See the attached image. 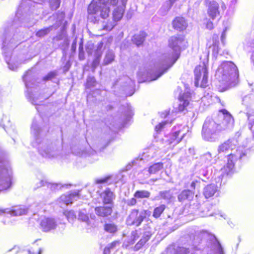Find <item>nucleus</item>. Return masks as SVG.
<instances>
[{"instance_id": "obj_1", "label": "nucleus", "mask_w": 254, "mask_h": 254, "mask_svg": "<svg viewBox=\"0 0 254 254\" xmlns=\"http://www.w3.org/2000/svg\"><path fill=\"white\" fill-rule=\"evenodd\" d=\"M184 40V36L181 34L169 38L168 44L171 50L161 56L155 65L154 71L149 73L151 81L157 79L175 63L179 58L180 47Z\"/></svg>"}, {"instance_id": "obj_2", "label": "nucleus", "mask_w": 254, "mask_h": 254, "mask_svg": "<svg viewBox=\"0 0 254 254\" xmlns=\"http://www.w3.org/2000/svg\"><path fill=\"white\" fill-rule=\"evenodd\" d=\"M238 142L235 138H231L219 145L217 151L218 157L225 156L227 157L226 165L222 168L219 178L231 175L233 172L235 163L238 159H241L246 155L244 148L238 146Z\"/></svg>"}, {"instance_id": "obj_3", "label": "nucleus", "mask_w": 254, "mask_h": 254, "mask_svg": "<svg viewBox=\"0 0 254 254\" xmlns=\"http://www.w3.org/2000/svg\"><path fill=\"white\" fill-rule=\"evenodd\" d=\"M32 132L35 139V146L39 153L43 157L55 158L60 155L62 150V142L60 140L52 142L43 137L48 132V129H41L34 121L32 124Z\"/></svg>"}, {"instance_id": "obj_4", "label": "nucleus", "mask_w": 254, "mask_h": 254, "mask_svg": "<svg viewBox=\"0 0 254 254\" xmlns=\"http://www.w3.org/2000/svg\"><path fill=\"white\" fill-rule=\"evenodd\" d=\"M118 1L119 0H93L88 7V20L96 23L100 17L107 18L110 12L109 5H116Z\"/></svg>"}, {"instance_id": "obj_5", "label": "nucleus", "mask_w": 254, "mask_h": 254, "mask_svg": "<svg viewBox=\"0 0 254 254\" xmlns=\"http://www.w3.org/2000/svg\"><path fill=\"white\" fill-rule=\"evenodd\" d=\"M215 76L219 82L234 86L238 82L239 72L237 67L231 62H224L218 67Z\"/></svg>"}, {"instance_id": "obj_6", "label": "nucleus", "mask_w": 254, "mask_h": 254, "mask_svg": "<svg viewBox=\"0 0 254 254\" xmlns=\"http://www.w3.org/2000/svg\"><path fill=\"white\" fill-rule=\"evenodd\" d=\"M150 224L151 223H148L144 225L142 229L140 228L131 232L130 235L131 244H133L141 236L139 241L133 247L134 251H137L141 249L151 237L153 234V229Z\"/></svg>"}, {"instance_id": "obj_7", "label": "nucleus", "mask_w": 254, "mask_h": 254, "mask_svg": "<svg viewBox=\"0 0 254 254\" xmlns=\"http://www.w3.org/2000/svg\"><path fill=\"white\" fill-rule=\"evenodd\" d=\"M221 129L218 122L211 118H207L203 125L201 130L202 138L208 141H215L218 137Z\"/></svg>"}, {"instance_id": "obj_8", "label": "nucleus", "mask_w": 254, "mask_h": 254, "mask_svg": "<svg viewBox=\"0 0 254 254\" xmlns=\"http://www.w3.org/2000/svg\"><path fill=\"white\" fill-rule=\"evenodd\" d=\"M34 2L30 0L21 3L16 13L14 20V23H16L18 20L21 23V26L23 25L27 27H31L35 24V21L33 20H31V17L28 13L29 11L32 9L29 5H31Z\"/></svg>"}, {"instance_id": "obj_9", "label": "nucleus", "mask_w": 254, "mask_h": 254, "mask_svg": "<svg viewBox=\"0 0 254 254\" xmlns=\"http://www.w3.org/2000/svg\"><path fill=\"white\" fill-rule=\"evenodd\" d=\"M151 212L148 210L139 211L137 209H133L127 218L126 223L128 226L139 227L147 216H150Z\"/></svg>"}, {"instance_id": "obj_10", "label": "nucleus", "mask_w": 254, "mask_h": 254, "mask_svg": "<svg viewBox=\"0 0 254 254\" xmlns=\"http://www.w3.org/2000/svg\"><path fill=\"white\" fill-rule=\"evenodd\" d=\"M194 84L195 86L205 88L208 85V71L206 65L203 63L196 66L194 70Z\"/></svg>"}, {"instance_id": "obj_11", "label": "nucleus", "mask_w": 254, "mask_h": 254, "mask_svg": "<svg viewBox=\"0 0 254 254\" xmlns=\"http://www.w3.org/2000/svg\"><path fill=\"white\" fill-rule=\"evenodd\" d=\"M11 169L0 159V191L7 189L11 182Z\"/></svg>"}, {"instance_id": "obj_12", "label": "nucleus", "mask_w": 254, "mask_h": 254, "mask_svg": "<svg viewBox=\"0 0 254 254\" xmlns=\"http://www.w3.org/2000/svg\"><path fill=\"white\" fill-rule=\"evenodd\" d=\"M222 114L218 116L219 128L221 132L231 129L234 125V119L231 115L226 110L221 111Z\"/></svg>"}, {"instance_id": "obj_13", "label": "nucleus", "mask_w": 254, "mask_h": 254, "mask_svg": "<svg viewBox=\"0 0 254 254\" xmlns=\"http://www.w3.org/2000/svg\"><path fill=\"white\" fill-rule=\"evenodd\" d=\"M222 114L218 116L219 128L221 132L231 129L234 125V119L231 115L226 110L221 111Z\"/></svg>"}, {"instance_id": "obj_14", "label": "nucleus", "mask_w": 254, "mask_h": 254, "mask_svg": "<svg viewBox=\"0 0 254 254\" xmlns=\"http://www.w3.org/2000/svg\"><path fill=\"white\" fill-rule=\"evenodd\" d=\"M28 209L24 206H14L11 209L6 208L0 210V215L3 213H8L13 216H20L27 214Z\"/></svg>"}, {"instance_id": "obj_15", "label": "nucleus", "mask_w": 254, "mask_h": 254, "mask_svg": "<svg viewBox=\"0 0 254 254\" xmlns=\"http://www.w3.org/2000/svg\"><path fill=\"white\" fill-rule=\"evenodd\" d=\"M79 197L78 192H73L69 194H65L62 195L59 199V202L60 206H62V204L65 205L72 204L74 200H76Z\"/></svg>"}, {"instance_id": "obj_16", "label": "nucleus", "mask_w": 254, "mask_h": 254, "mask_svg": "<svg viewBox=\"0 0 254 254\" xmlns=\"http://www.w3.org/2000/svg\"><path fill=\"white\" fill-rule=\"evenodd\" d=\"M219 4L215 1H210L208 5L207 14L208 16L214 20L220 15Z\"/></svg>"}, {"instance_id": "obj_17", "label": "nucleus", "mask_w": 254, "mask_h": 254, "mask_svg": "<svg viewBox=\"0 0 254 254\" xmlns=\"http://www.w3.org/2000/svg\"><path fill=\"white\" fill-rule=\"evenodd\" d=\"M100 196L104 204L113 205L116 195L110 189L107 188L100 194Z\"/></svg>"}, {"instance_id": "obj_18", "label": "nucleus", "mask_w": 254, "mask_h": 254, "mask_svg": "<svg viewBox=\"0 0 254 254\" xmlns=\"http://www.w3.org/2000/svg\"><path fill=\"white\" fill-rule=\"evenodd\" d=\"M57 223L54 218H44L40 223V226L44 232H49L55 229L57 227Z\"/></svg>"}, {"instance_id": "obj_19", "label": "nucleus", "mask_w": 254, "mask_h": 254, "mask_svg": "<svg viewBox=\"0 0 254 254\" xmlns=\"http://www.w3.org/2000/svg\"><path fill=\"white\" fill-rule=\"evenodd\" d=\"M113 205L109 206H101L96 207L95 208V212L96 214L101 217H107L112 213Z\"/></svg>"}, {"instance_id": "obj_20", "label": "nucleus", "mask_w": 254, "mask_h": 254, "mask_svg": "<svg viewBox=\"0 0 254 254\" xmlns=\"http://www.w3.org/2000/svg\"><path fill=\"white\" fill-rule=\"evenodd\" d=\"M173 28L179 31H182L186 29L188 26V22L183 17H177L172 22Z\"/></svg>"}, {"instance_id": "obj_21", "label": "nucleus", "mask_w": 254, "mask_h": 254, "mask_svg": "<svg viewBox=\"0 0 254 254\" xmlns=\"http://www.w3.org/2000/svg\"><path fill=\"white\" fill-rule=\"evenodd\" d=\"M216 191V186L214 184H210L204 188L203 193L206 198H208L213 196Z\"/></svg>"}, {"instance_id": "obj_22", "label": "nucleus", "mask_w": 254, "mask_h": 254, "mask_svg": "<svg viewBox=\"0 0 254 254\" xmlns=\"http://www.w3.org/2000/svg\"><path fill=\"white\" fill-rule=\"evenodd\" d=\"M186 133L184 132L183 130L179 129L173 132L171 135L170 140L171 143L175 144L179 143L183 139L185 136Z\"/></svg>"}, {"instance_id": "obj_23", "label": "nucleus", "mask_w": 254, "mask_h": 254, "mask_svg": "<svg viewBox=\"0 0 254 254\" xmlns=\"http://www.w3.org/2000/svg\"><path fill=\"white\" fill-rule=\"evenodd\" d=\"M194 193L190 190H184L178 196V200L183 202L185 200H191L193 197Z\"/></svg>"}, {"instance_id": "obj_24", "label": "nucleus", "mask_w": 254, "mask_h": 254, "mask_svg": "<svg viewBox=\"0 0 254 254\" xmlns=\"http://www.w3.org/2000/svg\"><path fill=\"white\" fill-rule=\"evenodd\" d=\"M146 34L145 32H140L139 34L134 35L132 38V41L134 44L139 47L141 45L146 37Z\"/></svg>"}, {"instance_id": "obj_25", "label": "nucleus", "mask_w": 254, "mask_h": 254, "mask_svg": "<svg viewBox=\"0 0 254 254\" xmlns=\"http://www.w3.org/2000/svg\"><path fill=\"white\" fill-rule=\"evenodd\" d=\"M104 230L107 233L113 235L116 233L118 231V226L112 222H105L104 225Z\"/></svg>"}, {"instance_id": "obj_26", "label": "nucleus", "mask_w": 254, "mask_h": 254, "mask_svg": "<svg viewBox=\"0 0 254 254\" xmlns=\"http://www.w3.org/2000/svg\"><path fill=\"white\" fill-rule=\"evenodd\" d=\"M163 163L161 162H158L152 164L150 166L147 170V172L150 175L156 174L159 171L163 169Z\"/></svg>"}, {"instance_id": "obj_27", "label": "nucleus", "mask_w": 254, "mask_h": 254, "mask_svg": "<svg viewBox=\"0 0 254 254\" xmlns=\"http://www.w3.org/2000/svg\"><path fill=\"white\" fill-rule=\"evenodd\" d=\"M125 11L124 6H118L116 7L113 13V17L115 21H118L121 19Z\"/></svg>"}, {"instance_id": "obj_28", "label": "nucleus", "mask_w": 254, "mask_h": 254, "mask_svg": "<svg viewBox=\"0 0 254 254\" xmlns=\"http://www.w3.org/2000/svg\"><path fill=\"white\" fill-rule=\"evenodd\" d=\"M173 197L172 192L169 190L161 191L159 192V196H156L155 199L159 200L160 198H162L166 201H169Z\"/></svg>"}, {"instance_id": "obj_29", "label": "nucleus", "mask_w": 254, "mask_h": 254, "mask_svg": "<svg viewBox=\"0 0 254 254\" xmlns=\"http://www.w3.org/2000/svg\"><path fill=\"white\" fill-rule=\"evenodd\" d=\"M150 194V192L147 190H138L135 192L133 196L136 198H148Z\"/></svg>"}, {"instance_id": "obj_30", "label": "nucleus", "mask_w": 254, "mask_h": 254, "mask_svg": "<svg viewBox=\"0 0 254 254\" xmlns=\"http://www.w3.org/2000/svg\"><path fill=\"white\" fill-rule=\"evenodd\" d=\"M115 58V55L112 51L109 50L106 53L104 59L103 60V64L105 65L111 64Z\"/></svg>"}, {"instance_id": "obj_31", "label": "nucleus", "mask_w": 254, "mask_h": 254, "mask_svg": "<svg viewBox=\"0 0 254 254\" xmlns=\"http://www.w3.org/2000/svg\"><path fill=\"white\" fill-rule=\"evenodd\" d=\"M165 208L166 206L164 204H161L159 206L155 207L153 212V217L155 218H158L160 217Z\"/></svg>"}, {"instance_id": "obj_32", "label": "nucleus", "mask_w": 254, "mask_h": 254, "mask_svg": "<svg viewBox=\"0 0 254 254\" xmlns=\"http://www.w3.org/2000/svg\"><path fill=\"white\" fill-rule=\"evenodd\" d=\"M253 102L249 95L244 96L242 99V105L245 106L246 109L249 111L253 106Z\"/></svg>"}, {"instance_id": "obj_33", "label": "nucleus", "mask_w": 254, "mask_h": 254, "mask_svg": "<svg viewBox=\"0 0 254 254\" xmlns=\"http://www.w3.org/2000/svg\"><path fill=\"white\" fill-rule=\"evenodd\" d=\"M53 26L45 28L38 31L36 33V36L38 37L42 38L48 35L51 30H53Z\"/></svg>"}, {"instance_id": "obj_34", "label": "nucleus", "mask_w": 254, "mask_h": 254, "mask_svg": "<svg viewBox=\"0 0 254 254\" xmlns=\"http://www.w3.org/2000/svg\"><path fill=\"white\" fill-rule=\"evenodd\" d=\"M180 103L179 105L178 110L180 112H183L189 105V101L188 99H185L184 96L180 97Z\"/></svg>"}, {"instance_id": "obj_35", "label": "nucleus", "mask_w": 254, "mask_h": 254, "mask_svg": "<svg viewBox=\"0 0 254 254\" xmlns=\"http://www.w3.org/2000/svg\"><path fill=\"white\" fill-rule=\"evenodd\" d=\"M78 220L89 224V217L85 210H80L78 212Z\"/></svg>"}, {"instance_id": "obj_36", "label": "nucleus", "mask_w": 254, "mask_h": 254, "mask_svg": "<svg viewBox=\"0 0 254 254\" xmlns=\"http://www.w3.org/2000/svg\"><path fill=\"white\" fill-rule=\"evenodd\" d=\"M58 75V71L57 70H54L49 72L46 75H45L43 80L45 81L52 80L56 78Z\"/></svg>"}, {"instance_id": "obj_37", "label": "nucleus", "mask_w": 254, "mask_h": 254, "mask_svg": "<svg viewBox=\"0 0 254 254\" xmlns=\"http://www.w3.org/2000/svg\"><path fill=\"white\" fill-rule=\"evenodd\" d=\"M200 159L202 162L208 164L212 159V156L209 152H208L201 156Z\"/></svg>"}, {"instance_id": "obj_38", "label": "nucleus", "mask_w": 254, "mask_h": 254, "mask_svg": "<svg viewBox=\"0 0 254 254\" xmlns=\"http://www.w3.org/2000/svg\"><path fill=\"white\" fill-rule=\"evenodd\" d=\"M247 116L249 121L248 127L251 130L254 138V117L251 116L248 113H247Z\"/></svg>"}, {"instance_id": "obj_39", "label": "nucleus", "mask_w": 254, "mask_h": 254, "mask_svg": "<svg viewBox=\"0 0 254 254\" xmlns=\"http://www.w3.org/2000/svg\"><path fill=\"white\" fill-rule=\"evenodd\" d=\"M64 214L69 222H72L76 218V215L72 210L65 211Z\"/></svg>"}, {"instance_id": "obj_40", "label": "nucleus", "mask_w": 254, "mask_h": 254, "mask_svg": "<svg viewBox=\"0 0 254 254\" xmlns=\"http://www.w3.org/2000/svg\"><path fill=\"white\" fill-rule=\"evenodd\" d=\"M213 44L212 46H210L209 47V49H212V50L213 51V53L214 54H217L219 52V48H218V43L219 41H217L216 39H214V38H213Z\"/></svg>"}, {"instance_id": "obj_41", "label": "nucleus", "mask_w": 254, "mask_h": 254, "mask_svg": "<svg viewBox=\"0 0 254 254\" xmlns=\"http://www.w3.org/2000/svg\"><path fill=\"white\" fill-rule=\"evenodd\" d=\"M199 178L203 182H206L209 179L208 172L205 169H201L199 172Z\"/></svg>"}, {"instance_id": "obj_42", "label": "nucleus", "mask_w": 254, "mask_h": 254, "mask_svg": "<svg viewBox=\"0 0 254 254\" xmlns=\"http://www.w3.org/2000/svg\"><path fill=\"white\" fill-rule=\"evenodd\" d=\"M50 6L52 10H56L59 7L61 0H50Z\"/></svg>"}, {"instance_id": "obj_43", "label": "nucleus", "mask_w": 254, "mask_h": 254, "mask_svg": "<svg viewBox=\"0 0 254 254\" xmlns=\"http://www.w3.org/2000/svg\"><path fill=\"white\" fill-rule=\"evenodd\" d=\"M190 248L185 247H178L175 254H188L190 253Z\"/></svg>"}, {"instance_id": "obj_44", "label": "nucleus", "mask_w": 254, "mask_h": 254, "mask_svg": "<svg viewBox=\"0 0 254 254\" xmlns=\"http://www.w3.org/2000/svg\"><path fill=\"white\" fill-rule=\"evenodd\" d=\"M101 56L102 55H99V54H98V53L95 54V58H94V59L92 62V65L93 67L96 68L97 66H98V65L100 63Z\"/></svg>"}, {"instance_id": "obj_45", "label": "nucleus", "mask_w": 254, "mask_h": 254, "mask_svg": "<svg viewBox=\"0 0 254 254\" xmlns=\"http://www.w3.org/2000/svg\"><path fill=\"white\" fill-rule=\"evenodd\" d=\"M78 58L79 60L83 61L85 59L84 51L83 49V45L82 43L79 44Z\"/></svg>"}, {"instance_id": "obj_46", "label": "nucleus", "mask_w": 254, "mask_h": 254, "mask_svg": "<svg viewBox=\"0 0 254 254\" xmlns=\"http://www.w3.org/2000/svg\"><path fill=\"white\" fill-rule=\"evenodd\" d=\"M96 80L94 77L89 76L87 79V86L88 88L93 87L95 85Z\"/></svg>"}, {"instance_id": "obj_47", "label": "nucleus", "mask_w": 254, "mask_h": 254, "mask_svg": "<svg viewBox=\"0 0 254 254\" xmlns=\"http://www.w3.org/2000/svg\"><path fill=\"white\" fill-rule=\"evenodd\" d=\"M215 246L216 248V253L217 254H224L223 248L220 244V243L218 241H216L215 244Z\"/></svg>"}, {"instance_id": "obj_48", "label": "nucleus", "mask_w": 254, "mask_h": 254, "mask_svg": "<svg viewBox=\"0 0 254 254\" xmlns=\"http://www.w3.org/2000/svg\"><path fill=\"white\" fill-rule=\"evenodd\" d=\"M120 244V242L119 241H115L112 242L110 244H109L107 247L109 248V249L111 251L114 250L116 248L117 246H119Z\"/></svg>"}, {"instance_id": "obj_49", "label": "nucleus", "mask_w": 254, "mask_h": 254, "mask_svg": "<svg viewBox=\"0 0 254 254\" xmlns=\"http://www.w3.org/2000/svg\"><path fill=\"white\" fill-rule=\"evenodd\" d=\"M103 46V42H100L98 44L97 49L95 51V54H99V55H102V48Z\"/></svg>"}, {"instance_id": "obj_50", "label": "nucleus", "mask_w": 254, "mask_h": 254, "mask_svg": "<svg viewBox=\"0 0 254 254\" xmlns=\"http://www.w3.org/2000/svg\"><path fill=\"white\" fill-rule=\"evenodd\" d=\"M136 198L134 197L133 198L127 200V204L129 206H132L136 205L137 203Z\"/></svg>"}, {"instance_id": "obj_51", "label": "nucleus", "mask_w": 254, "mask_h": 254, "mask_svg": "<svg viewBox=\"0 0 254 254\" xmlns=\"http://www.w3.org/2000/svg\"><path fill=\"white\" fill-rule=\"evenodd\" d=\"M94 48V45L92 43H88L86 46V51L89 55L92 54V50Z\"/></svg>"}, {"instance_id": "obj_52", "label": "nucleus", "mask_w": 254, "mask_h": 254, "mask_svg": "<svg viewBox=\"0 0 254 254\" xmlns=\"http://www.w3.org/2000/svg\"><path fill=\"white\" fill-rule=\"evenodd\" d=\"M110 178V177H107L104 178L97 179L96 180V184H102L107 182V181Z\"/></svg>"}, {"instance_id": "obj_53", "label": "nucleus", "mask_w": 254, "mask_h": 254, "mask_svg": "<svg viewBox=\"0 0 254 254\" xmlns=\"http://www.w3.org/2000/svg\"><path fill=\"white\" fill-rule=\"evenodd\" d=\"M167 124L166 122H162L156 126L155 129L157 131L161 130L164 127V126Z\"/></svg>"}, {"instance_id": "obj_54", "label": "nucleus", "mask_w": 254, "mask_h": 254, "mask_svg": "<svg viewBox=\"0 0 254 254\" xmlns=\"http://www.w3.org/2000/svg\"><path fill=\"white\" fill-rule=\"evenodd\" d=\"M19 252V248L17 246H14L8 251V253H12L14 254H17Z\"/></svg>"}, {"instance_id": "obj_55", "label": "nucleus", "mask_w": 254, "mask_h": 254, "mask_svg": "<svg viewBox=\"0 0 254 254\" xmlns=\"http://www.w3.org/2000/svg\"><path fill=\"white\" fill-rule=\"evenodd\" d=\"M28 76V73H26L23 76V81L25 82V86L27 88L30 87V85H29L28 82L27 81Z\"/></svg>"}, {"instance_id": "obj_56", "label": "nucleus", "mask_w": 254, "mask_h": 254, "mask_svg": "<svg viewBox=\"0 0 254 254\" xmlns=\"http://www.w3.org/2000/svg\"><path fill=\"white\" fill-rule=\"evenodd\" d=\"M64 186H70V185H67V184H65ZM60 187V188H61L62 187H64V185H62L61 184H53L51 185V188L52 189H56V187Z\"/></svg>"}, {"instance_id": "obj_57", "label": "nucleus", "mask_w": 254, "mask_h": 254, "mask_svg": "<svg viewBox=\"0 0 254 254\" xmlns=\"http://www.w3.org/2000/svg\"><path fill=\"white\" fill-rule=\"evenodd\" d=\"M206 27L207 29L211 30L213 28V23L211 21H208L206 24Z\"/></svg>"}, {"instance_id": "obj_58", "label": "nucleus", "mask_w": 254, "mask_h": 254, "mask_svg": "<svg viewBox=\"0 0 254 254\" xmlns=\"http://www.w3.org/2000/svg\"><path fill=\"white\" fill-rule=\"evenodd\" d=\"M76 44L75 42H73L71 45V50L73 52H75L76 51Z\"/></svg>"}, {"instance_id": "obj_59", "label": "nucleus", "mask_w": 254, "mask_h": 254, "mask_svg": "<svg viewBox=\"0 0 254 254\" xmlns=\"http://www.w3.org/2000/svg\"><path fill=\"white\" fill-rule=\"evenodd\" d=\"M110 253L111 250L106 246L104 250V254H110Z\"/></svg>"}, {"instance_id": "obj_60", "label": "nucleus", "mask_w": 254, "mask_h": 254, "mask_svg": "<svg viewBox=\"0 0 254 254\" xmlns=\"http://www.w3.org/2000/svg\"><path fill=\"white\" fill-rule=\"evenodd\" d=\"M198 183V182L196 181H193L191 183L190 188H191V189H193V190L195 189L196 183Z\"/></svg>"}, {"instance_id": "obj_61", "label": "nucleus", "mask_w": 254, "mask_h": 254, "mask_svg": "<svg viewBox=\"0 0 254 254\" xmlns=\"http://www.w3.org/2000/svg\"><path fill=\"white\" fill-rule=\"evenodd\" d=\"M169 111H165L164 112L162 113L161 115V117L162 118H165L167 116V115L169 114Z\"/></svg>"}, {"instance_id": "obj_62", "label": "nucleus", "mask_w": 254, "mask_h": 254, "mask_svg": "<svg viewBox=\"0 0 254 254\" xmlns=\"http://www.w3.org/2000/svg\"><path fill=\"white\" fill-rule=\"evenodd\" d=\"M45 183H47V182L44 180H41L40 182V185L38 186V187H41L42 186H45Z\"/></svg>"}, {"instance_id": "obj_63", "label": "nucleus", "mask_w": 254, "mask_h": 254, "mask_svg": "<svg viewBox=\"0 0 254 254\" xmlns=\"http://www.w3.org/2000/svg\"><path fill=\"white\" fill-rule=\"evenodd\" d=\"M122 2V5L121 6H124V8L126 6V4L127 0H120Z\"/></svg>"}, {"instance_id": "obj_64", "label": "nucleus", "mask_w": 254, "mask_h": 254, "mask_svg": "<svg viewBox=\"0 0 254 254\" xmlns=\"http://www.w3.org/2000/svg\"><path fill=\"white\" fill-rule=\"evenodd\" d=\"M225 37V32L224 31H223V32L222 33V35H221V40H222V42H223V40H224Z\"/></svg>"}]
</instances>
